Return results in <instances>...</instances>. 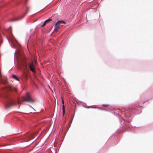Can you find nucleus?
Masks as SVG:
<instances>
[{
  "instance_id": "obj_9",
  "label": "nucleus",
  "mask_w": 153,
  "mask_h": 153,
  "mask_svg": "<svg viewBox=\"0 0 153 153\" xmlns=\"http://www.w3.org/2000/svg\"><path fill=\"white\" fill-rule=\"evenodd\" d=\"M62 110H63V115H64L65 112V105L64 104V101L62 99Z\"/></svg>"
},
{
  "instance_id": "obj_14",
  "label": "nucleus",
  "mask_w": 153,
  "mask_h": 153,
  "mask_svg": "<svg viewBox=\"0 0 153 153\" xmlns=\"http://www.w3.org/2000/svg\"><path fill=\"white\" fill-rule=\"evenodd\" d=\"M102 106L105 107H107L108 106V105L107 104L103 105Z\"/></svg>"
},
{
  "instance_id": "obj_18",
  "label": "nucleus",
  "mask_w": 153,
  "mask_h": 153,
  "mask_svg": "<svg viewBox=\"0 0 153 153\" xmlns=\"http://www.w3.org/2000/svg\"><path fill=\"white\" fill-rule=\"evenodd\" d=\"M119 111H120V112H121V111L119 109Z\"/></svg>"
},
{
  "instance_id": "obj_3",
  "label": "nucleus",
  "mask_w": 153,
  "mask_h": 153,
  "mask_svg": "<svg viewBox=\"0 0 153 153\" xmlns=\"http://www.w3.org/2000/svg\"><path fill=\"white\" fill-rule=\"evenodd\" d=\"M22 101H25L29 103H33L35 102V100L32 98L31 96L28 93H27L25 96L22 97Z\"/></svg>"
},
{
  "instance_id": "obj_7",
  "label": "nucleus",
  "mask_w": 153,
  "mask_h": 153,
  "mask_svg": "<svg viewBox=\"0 0 153 153\" xmlns=\"http://www.w3.org/2000/svg\"><path fill=\"white\" fill-rule=\"evenodd\" d=\"M10 92L14 91L16 93H17V88L12 85H10Z\"/></svg>"
},
{
  "instance_id": "obj_16",
  "label": "nucleus",
  "mask_w": 153,
  "mask_h": 153,
  "mask_svg": "<svg viewBox=\"0 0 153 153\" xmlns=\"http://www.w3.org/2000/svg\"><path fill=\"white\" fill-rule=\"evenodd\" d=\"M17 19H13L11 20L10 19V21L12 22V21H15Z\"/></svg>"
},
{
  "instance_id": "obj_17",
  "label": "nucleus",
  "mask_w": 153,
  "mask_h": 153,
  "mask_svg": "<svg viewBox=\"0 0 153 153\" xmlns=\"http://www.w3.org/2000/svg\"><path fill=\"white\" fill-rule=\"evenodd\" d=\"M7 39H8V40L9 42H10V40L8 38H7Z\"/></svg>"
},
{
  "instance_id": "obj_8",
  "label": "nucleus",
  "mask_w": 153,
  "mask_h": 153,
  "mask_svg": "<svg viewBox=\"0 0 153 153\" xmlns=\"http://www.w3.org/2000/svg\"><path fill=\"white\" fill-rule=\"evenodd\" d=\"M58 23L60 24V25L61 26H63L65 24V22L63 21H59L56 23V26H57V25H58Z\"/></svg>"
},
{
  "instance_id": "obj_10",
  "label": "nucleus",
  "mask_w": 153,
  "mask_h": 153,
  "mask_svg": "<svg viewBox=\"0 0 153 153\" xmlns=\"http://www.w3.org/2000/svg\"><path fill=\"white\" fill-rule=\"evenodd\" d=\"M61 26L60 25V24L58 23V25H57V26H56V24L55 25V26H54V30L55 31H57V29L58 28L59 26Z\"/></svg>"
},
{
  "instance_id": "obj_15",
  "label": "nucleus",
  "mask_w": 153,
  "mask_h": 153,
  "mask_svg": "<svg viewBox=\"0 0 153 153\" xmlns=\"http://www.w3.org/2000/svg\"><path fill=\"white\" fill-rule=\"evenodd\" d=\"M47 23L45 22V21L44 23H43L42 25V27H43V26H45L46 24Z\"/></svg>"
},
{
  "instance_id": "obj_4",
  "label": "nucleus",
  "mask_w": 153,
  "mask_h": 153,
  "mask_svg": "<svg viewBox=\"0 0 153 153\" xmlns=\"http://www.w3.org/2000/svg\"><path fill=\"white\" fill-rule=\"evenodd\" d=\"M36 64V61L35 60L34 62H31L29 65V68L30 71L34 73L35 72V66Z\"/></svg>"
},
{
  "instance_id": "obj_11",
  "label": "nucleus",
  "mask_w": 153,
  "mask_h": 153,
  "mask_svg": "<svg viewBox=\"0 0 153 153\" xmlns=\"http://www.w3.org/2000/svg\"><path fill=\"white\" fill-rule=\"evenodd\" d=\"M12 77L13 78L15 79L16 80L18 81H19V79H18V78L17 77V76L16 75H14V74H13V75H12Z\"/></svg>"
},
{
  "instance_id": "obj_12",
  "label": "nucleus",
  "mask_w": 153,
  "mask_h": 153,
  "mask_svg": "<svg viewBox=\"0 0 153 153\" xmlns=\"http://www.w3.org/2000/svg\"><path fill=\"white\" fill-rule=\"evenodd\" d=\"M10 42L11 41V43L13 45V42H15L13 40H11V33H10ZM16 41H15V42H16Z\"/></svg>"
},
{
  "instance_id": "obj_2",
  "label": "nucleus",
  "mask_w": 153,
  "mask_h": 153,
  "mask_svg": "<svg viewBox=\"0 0 153 153\" xmlns=\"http://www.w3.org/2000/svg\"><path fill=\"white\" fill-rule=\"evenodd\" d=\"M4 109L6 111H8L10 109L9 97L7 95H6L4 97Z\"/></svg>"
},
{
  "instance_id": "obj_6",
  "label": "nucleus",
  "mask_w": 153,
  "mask_h": 153,
  "mask_svg": "<svg viewBox=\"0 0 153 153\" xmlns=\"http://www.w3.org/2000/svg\"><path fill=\"white\" fill-rule=\"evenodd\" d=\"M34 133H29L26 135V137L28 140H30L34 137Z\"/></svg>"
},
{
  "instance_id": "obj_1",
  "label": "nucleus",
  "mask_w": 153,
  "mask_h": 153,
  "mask_svg": "<svg viewBox=\"0 0 153 153\" xmlns=\"http://www.w3.org/2000/svg\"><path fill=\"white\" fill-rule=\"evenodd\" d=\"M16 53L17 61L19 62L24 63L25 61V57L22 50L20 48L17 49Z\"/></svg>"
},
{
  "instance_id": "obj_5",
  "label": "nucleus",
  "mask_w": 153,
  "mask_h": 153,
  "mask_svg": "<svg viewBox=\"0 0 153 153\" xmlns=\"http://www.w3.org/2000/svg\"><path fill=\"white\" fill-rule=\"evenodd\" d=\"M10 106L11 105H15L17 104L18 103L19 104L20 102L18 100L17 101L14 100H10Z\"/></svg>"
},
{
  "instance_id": "obj_13",
  "label": "nucleus",
  "mask_w": 153,
  "mask_h": 153,
  "mask_svg": "<svg viewBox=\"0 0 153 153\" xmlns=\"http://www.w3.org/2000/svg\"><path fill=\"white\" fill-rule=\"evenodd\" d=\"M52 19H49L48 20H46L45 21L47 23L48 22L50 21Z\"/></svg>"
}]
</instances>
